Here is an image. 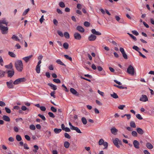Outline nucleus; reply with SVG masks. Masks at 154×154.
I'll use <instances>...</instances> for the list:
<instances>
[{
  "label": "nucleus",
  "instance_id": "nucleus-1",
  "mask_svg": "<svg viewBox=\"0 0 154 154\" xmlns=\"http://www.w3.org/2000/svg\"><path fill=\"white\" fill-rule=\"evenodd\" d=\"M15 67L17 70L18 72H21L23 69V65L21 60L16 61L14 64Z\"/></svg>",
  "mask_w": 154,
  "mask_h": 154
},
{
  "label": "nucleus",
  "instance_id": "nucleus-2",
  "mask_svg": "<svg viewBox=\"0 0 154 154\" xmlns=\"http://www.w3.org/2000/svg\"><path fill=\"white\" fill-rule=\"evenodd\" d=\"M127 72L128 74L133 75L134 73V69L133 66L129 65L127 68Z\"/></svg>",
  "mask_w": 154,
  "mask_h": 154
},
{
  "label": "nucleus",
  "instance_id": "nucleus-3",
  "mask_svg": "<svg viewBox=\"0 0 154 154\" xmlns=\"http://www.w3.org/2000/svg\"><path fill=\"white\" fill-rule=\"evenodd\" d=\"M8 28L7 26H0V30L1 32L3 34H6L8 33Z\"/></svg>",
  "mask_w": 154,
  "mask_h": 154
},
{
  "label": "nucleus",
  "instance_id": "nucleus-4",
  "mask_svg": "<svg viewBox=\"0 0 154 154\" xmlns=\"http://www.w3.org/2000/svg\"><path fill=\"white\" fill-rule=\"evenodd\" d=\"M26 79L24 77L18 78L16 79L13 82L14 85H16L20 84L21 82L26 81Z\"/></svg>",
  "mask_w": 154,
  "mask_h": 154
},
{
  "label": "nucleus",
  "instance_id": "nucleus-5",
  "mask_svg": "<svg viewBox=\"0 0 154 154\" xmlns=\"http://www.w3.org/2000/svg\"><path fill=\"white\" fill-rule=\"evenodd\" d=\"M6 83L8 88H14V85L13 84V81L12 80H10L9 81L7 82Z\"/></svg>",
  "mask_w": 154,
  "mask_h": 154
},
{
  "label": "nucleus",
  "instance_id": "nucleus-6",
  "mask_svg": "<svg viewBox=\"0 0 154 154\" xmlns=\"http://www.w3.org/2000/svg\"><path fill=\"white\" fill-rule=\"evenodd\" d=\"M8 23V21L5 18H3L0 20V26H3L2 24H3L7 26Z\"/></svg>",
  "mask_w": 154,
  "mask_h": 154
},
{
  "label": "nucleus",
  "instance_id": "nucleus-7",
  "mask_svg": "<svg viewBox=\"0 0 154 154\" xmlns=\"http://www.w3.org/2000/svg\"><path fill=\"white\" fill-rule=\"evenodd\" d=\"M8 73V76L10 78L12 77L14 75V70L12 69L11 70H8L7 72Z\"/></svg>",
  "mask_w": 154,
  "mask_h": 154
},
{
  "label": "nucleus",
  "instance_id": "nucleus-8",
  "mask_svg": "<svg viewBox=\"0 0 154 154\" xmlns=\"http://www.w3.org/2000/svg\"><path fill=\"white\" fill-rule=\"evenodd\" d=\"M140 100L143 102H145L148 100V99L146 95H142L140 97Z\"/></svg>",
  "mask_w": 154,
  "mask_h": 154
},
{
  "label": "nucleus",
  "instance_id": "nucleus-9",
  "mask_svg": "<svg viewBox=\"0 0 154 154\" xmlns=\"http://www.w3.org/2000/svg\"><path fill=\"white\" fill-rule=\"evenodd\" d=\"M74 36L75 38L78 40H80L82 38L81 35L78 32H75L74 34Z\"/></svg>",
  "mask_w": 154,
  "mask_h": 154
},
{
  "label": "nucleus",
  "instance_id": "nucleus-10",
  "mask_svg": "<svg viewBox=\"0 0 154 154\" xmlns=\"http://www.w3.org/2000/svg\"><path fill=\"white\" fill-rule=\"evenodd\" d=\"M116 20L120 23L124 24L125 22L123 19H121L119 16H116L115 17Z\"/></svg>",
  "mask_w": 154,
  "mask_h": 154
},
{
  "label": "nucleus",
  "instance_id": "nucleus-11",
  "mask_svg": "<svg viewBox=\"0 0 154 154\" xmlns=\"http://www.w3.org/2000/svg\"><path fill=\"white\" fill-rule=\"evenodd\" d=\"M133 143L135 148L137 149L139 148L140 143L138 141L134 140L133 141Z\"/></svg>",
  "mask_w": 154,
  "mask_h": 154
},
{
  "label": "nucleus",
  "instance_id": "nucleus-12",
  "mask_svg": "<svg viewBox=\"0 0 154 154\" xmlns=\"http://www.w3.org/2000/svg\"><path fill=\"white\" fill-rule=\"evenodd\" d=\"M32 57V55H31L29 56L25 57L23 58L22 59L26 63H27Z\"/></svg>",
  "mask_w": 154,
  "mask_h": 154
},
{
  "label": "nucleus",
  "instance_id": "nucleus-13",
  "mask_svg": "<svg viewBox=\"0 0 154 154\" xmlns=\"http://www.w3.org/2000/svg\"><path fill=\"white\" fill-rule=\"evenodd\" d=\"M96 38L97 37L96 35L92 34L89 36L88 39L90 41H92L95 40Z\"/></svg>",
  "mask_w": 154,
  "mask_h": 154
},
{
  "label": "nucleus",
  "instance_id": "nucleus-14",
  "mask_svg": "<svg viewBox=\"0 0 154 154\" xmlns=\"http://www.w3.org/2000/svg\"><path fill=\"white\" fill-rule=\"evenodd\" d=\"M119 141V139L118 138H116L113 141L114 144L118 148H119L120 147L118 144V142Z\"/></svg>",
  "mask_w": 154,
  "mask_h": 154
},
{
  "label": "nucleus",
  "instance_id": "nucleus-15",
  "mask_svg": "<svg viewBox=\"0 0 154 154\" xmlns=\"http://www.w3.org/2000/svg\"><path fill=\"white\" fill-rule=\"evenodd\" d=\"M91 32L93 35H101V33L99 31H97L94 29H92L91 30Z\"/></svg>",
  "mask_w": 154,
  "mask_h": 154
},
{
  "label": "nucleus",
  "instance_id": "nucleus-16",
  "mask_svg": "<svg viewBox=\"0 0 154 154\" xmlns=\"http://www.w3.org/2000/svg\"><path fill=\"white\" fill-rule=\"evenodd\" d=\"M112 133L114 135H116L118 130L115 127H113L111 129Z\"/></svg>",
  "mask_w": 154,
  "mask_h": 154
},
{
  "label": "nucleus",
  "instance_id": "nucleus-17",
  "mask_svg": "<svg viewBox=\"0 0 154 154\" xmlns=\"http://www.w3.org/2000/svg\"><path fill=\"white\" fill-rule=\"evenodd\" d=\"M76 29L79 32L83 33L85 31L84 29L81 26H78L76 27Z\"/></svg>",
  "mask_w": 154,
  "mask_h": 154
},
{
  "label": "nucleus",
  "instance_id": "nucleus-18",
  "mask_svg": "<svg viewBox=\"0 0 154 154\" xmlns=\"http://www.w3.org/2000/svg\"><path fill=\"white\" fill-rule=\"evenodd\" d=\"M48 85L49 86L51 87L55 91L57 90V87L56 85L51 83H48Z\"/></svg>",
  "mask_w": 154,
  "mask_h": 154
},
{
  "label": "nucleus",
  "instance_id": "nucleus-19",
  "mask_svg": "<svg viewBox=\"0 0 154 154\" xmlns=\"http://www.w3.org/2000/svg\"><path fill=\"white\" fill-rule=\"evenodd\" d=\"M2 119L3 120L6 122H10V121L9 117L6 115H4L2 116Z\"/></svg>",
  "mask_w": 154,
  "mask_h": 154
},
{
  "label": "nucleus",
  "instance_id": "nucleus-20",
  "mask_svg": "<svg viewBox=\"0 0 154 154\" xmlns=\"http://www.w3.org/2000/svg\"><path fill=\"white\" fill-rule=\"evenodd\" d=\"M136 130L137 132L139 134L142 135L143 134L144 131L141 128H137Z\"/></svg>",
  "mask_w": 154,
  "mask_h": 154
},
{
  "label": "nucleus",
  "instance_id": "nucleus-21",
  "mask_svg": "<svg viewBox=\"0 0 154 154\" xmlns=\"http://www.w3.org/2000/svg\"><path fill=\"white\" fill-rule=\"evenodd\" d=\"M11 38L13 40H14L20 42V39L18 38V37L14 35H13L12 36Z\"/></svg>",
  "mask_w": 154,
  "mask_h": 154
},
{
  "label": "nucleus",
  "instance_id": "nucleus-22",
  "mask_svg": "<svg viewBox=\"0 0 154 154\" xmlns=\"http://www.w3.org/2000/svg\"><path fill=\"white\" fill-rule=\"evenodd\" d=\"M5 67L7 69H11L13 67L12 63H11L5 66Z\"/></svg>",
  "mask_w": 154,
  "mask_h": 154
},
{
  "label": "nucleus",
  "instance_id": "nucleus-23",
  "mask_svg": "<svg viewBox=\"0 0 154 154\" xmlns=\"http://www.w3.org/2000/svg\"><path fill=\"white\" fill-rule=\"evenodd\" d=\"M41 66L36 65V66L35 70L36 71V72L38 73H40V72Z\"/></svg>",
  "mask_w": 154,
  "mask_h": 154
},
{
  "label": "nucleus",
  "instance_id": "nucleus-24",
  "mask_svg": "<svg viewBox=\"0 0 154 154\" xmlns=\"http://www.w3.org/2000/svg\"><path fill=\"white\" fill-rule=\"evenodd\" d=\"M146 147L149 149H151L153 148V146L150 143H147L146 144Z\"/></svg>",
  "mask_w": 154,
  "mask_h": 154
},
{
  "label": "nucleus",
  "instance_id": "nucleus-25",
  "mask_svg": "<svg viewBox=\"0 0 154 154\" xmlns=\"http://www.w3.org/2000/svg\"><path fill=\"white\" fill-rule=\"evenodd\" d=\"M70 91L71 93L73 94L76 95L78 93L77 91L73 88H70Z\"/></svg>",
  "mask_w": 154,
  "mask_h": 154
},
{
  "label": "nucleus",
  "instance_id": "nucleus-26",
  "mask_svg": "<svg viewBox=\"0 0 154 154\" xmlns=\"http://www.w3.org/2000/svg\"><path fill=\"white\" fill-rule=\"evenodd\" d=\"M8 55L12 57L15 58L16 57V55L13 52L11 51H9L8 52Z\"/></svg>",
  "mask_w": 154,
  "mask_h": 154
},
{
  "label": "nucleus",
  "instance_id": "nucleus-27",
  "mask_svg": "<svg viewBox=\"0 0 154 154\" xmlns=\"http://www.w3.org/2000/svg\"><path fill=\"white\" fill-rule=\"evenodd\" d=\"M62 131V129L60 128H55L54 129V132L57 134H59Z\"/></svg>",
  "mask_w": 154,
  "mask_h": 154
},
{
  "label": "nucleus",
  "instance_id": "nucleus-28",
  "mask_svg": "<svg viewBox=\"0 0 154 154\" xmlns=\"http://www.w3.org/2000/svg\"><path fill=\"white\" fill-rule=\"evenodd\" d=\"M64 146L66 148H68L70 146V143L67 141H65L64 143Z\"/></svg>",
  "mask_w": 154,
  "mask_h": 154
},
{
  "label": "nucleus",
  "instance_id": "nucleus-29",
  "mask_svg": "<svg viewBox=\"0 0 154 154\" xmlns=\"http://www.w3.org/2000/svg\"><path fill=\"white\" fill-rule=\"evenodd\" d=\"M56 62L58 64L60 65L65 66V64L60 60L58 59L56 61Z\"/></svg>",
  "mask_w": 154,
  "mask_h": 154
},
{
  "label": "nucleus",
  "instance_id": "nucleus-30",
  "mask_svg": "<svg viewBox=\"0 0 154 154\" xmlns=\"http://www.w3.org/2000/svg\"><path fill=\"white\" fill-rule=\"evenodd\" d=\"M110 95L111 97L115 99L119 97L117 94L114 92L113 94H111Z\"/></svg>",
  "mask_w": 154,
  "mask_h": 154
},
{
  "label": "nucleus",
  "instance_id": "nucleus-31",
  "mask_svg": "<svg viewBox=\"0 0 154 154\" xmlns=\"http://www.w3.org/2000/svg\"><path fill=\"white\" fill-rule=\"evenodd\" d=\"M72 130H74L75 131L78 133H81L82 132L77 127H74V128H73Z\"/></svg>",
  "mask_w": 154,
  "mask_h": 154
},
{
  "label": "nucleus",
  "instance_id": "nucleus-32",
  "mask_svg": "<svg viewBox=\"0 0 154 154\" xmlns=\"http://www.w3.org/2000/svg\"><path fill=\"white\" fill-rule=\"evenodd\" d=\"M82 122L83 124L85 125L87 123V121L85 117H82L81 119Z\"/></svg>",
  "mask_w": 154,
  "mask_h": 154
},
{
  "label": "nucleus",
  "instance_id": "nucleus-33",
  "mask_svg": "<svg viewBox=\"0 0 154 154\" xmlns=\"http://www.w3.org/2000/svg\"><path fill=\"white\" fill-rule=\"evenodd\" d=\"M114 86H115L116 87H117V88H119L120 89H125V88L126 89H127V87H124L122 85H114Z\"/></svg>",
  "mask_w": 154,
  "mask_h": 154
},
{
  "label": "nucleus",
  "instance_id": "nucleus-34",
  "mask_svg": "<svg viewBox=\"0 0 154 154\" xmlns=\"http://www.w3.org/2000/svg\"><path fill=\"white\" fill-rule=\"evenodd\" d=\"M63 47L65 49H67L69 47V45L67 43L65 42L63 44Z\"/></svg>",
  "mask_w": 154,
  "mask_h": 154
},
{
  "label": "nucleus",
  "instance_id": "nucleus-35",
  "mask_svg": "<svg viewBox=\"0 0 154 154\" xmlns=\"http://www.w3.org/2000/svg\"><path fill=\"white\" fill-rule=\"evenodd\" d=\"M64 37L66 38H69L70 36L69 33L67 32H65L64 33Z\"/></svg>",
  "mask_w": 154,
  "mask_h": 154
},
{
  "label": "nucleus",
  "instance_id": "nucleus-36",
  "mask_svg": "<svg viewBox=\"0 0 154 154\" xmlns=\"http://www.w3.org/2000/svg\"><path fill=\"white\" fill-rule=\"evenodd\" d=\"M130 126L133 128H135L136 127V125L135 122L133 121H131L130 122Z\"/></svg>",
  "mask_w": 154,
  "mask_h": 154
},
{
  "label": "nucleus",
  "instance_id": "nucleus-37",
  "mask_svg": "<svg viewBox=\"0 0 154 154\" xmlns=\"http://www.w3.org/2000/svg\"><path fill=\"white\" fill-rule=\"evenodd\" d=\"M64 56L66 59L69 60L70 61H72V57L69 56V55H64Z\"/></svg>",
  "mask_w": 154,
  "mask_h": 154
},
{
  "label": "nucleus",
  "instance_id": "nucleus-38",
  "mask_svg": "<svg viewBox=\"0 0 154 154\" xmlns=\"http://www.w3.org/2000/svg\"><path fill=\"white\" fill-rule=\"evenodd\" d=\"M5 72L0 70V78L3 77L5 75Z\"/></svg>",
  "mask_w": 154,
  "mask_h": 154
},
{
  "label": "nucleus",
  "instance_id": "nucleus-39",
  "mask_svg": "<svg viewBox=\"0 0 154 154\" xmlns=\"http://www.w3.org/2000/svg\"><path fill=\"white\" fill-rule=\"evenodd\" d=\"M16 139L18 141H20L22 140V138L19 135H17L16 136Z\"/></svg>",
  "mask_w": 154,
  "mask_h": 154
},
{
  "label": "nucleus",
  "instance_id": "nucleus-40",
  "mask_svg": "<svg viewBox=\"0 0 154 154\" xmlns=\"http://www.w3.org/2000/svg\"><path fill=\"white\" fill-rule=\"evenodd\" d=\"M45 134L46 136H47L48 137H50L51 135V131H46Z\"/></svg>",
  "mask_w": 154,
  "mask_h": 154
},
{
  "label": "nucleus",
  "instance_id": "nucleus-41",
  "mask_svg": "<svg viewBox=\"0 0 154 154\" xmlns=\"http://www.w3.org/2000/svg\"><path fill=\"white\" fill-rule=\"evenodd\" d=\"M136 116L137 118L138 119L142 120L143 119V118L140 114H137L136 115Z\"/></svg>",
  "mask_w": 154,
  "mask_h": 154
},
{
  "label": "nucleus",
  "instance_id": "nucleus-42",
  "mask_svg": "<svg viewBox=\"0 0 154 154\" xmlns=\"http://www.w3.org/2000/svg\"><path fill=\"white\" fill-rule=\"evenodd\" d=\"M38 116L40 117L43 121H45L46 120V118L45 116L40 114H39L38 115Z\"/></svg>",
  "mask_w": 154,
  "mask_h": 154
},
{
  "label": "nucleus",
  "instance_id": "nucleus-43",
  "mask_svg": "<svg viewBox=\"0 0 154 154\" xmlns=\"http://www.w3.org/2000/svg\"><path fill=\"white\" fill-rule=\"evenodd\" d=\"M29 11V8H28V9L25 10L23 13L22 15L24 16V15H26Z\"/></svg>",
  "mask_w": 154,
  "mask_h": 154
},
{
  "label": "nucleus",
  "instance_id": "nucleus-44",
  "mask_svg": "<svg viewBox=\"0 0 154 154\" xmlns=\"http://www.w3.org/2000/svg\"><path fill=\"white\" fill-rule=\"evenodd\" d=\"M102 145H103L104 146V148H103V149H107L108 146V143L107 142H104V143H103Z\"/></svg>",
  "mask_w": 154,
  "mask_h": 154
},
{
  "label": "nucleus",
  "instance_id": "nucleus-45",
  "mask_svg": "<svg viewBox=\"0 0 154 154\" xmlns=\"http://www.w3.org/2000/svg\"><path fill=\"white\" fill-rule=\"evenodd\" d=\"M128 34L135 41H136L137 40V38H136L133 35L129 33H128Z\"/></svg>",
  "mask_w": 154,
  "mask_h": 154
},
{
  "label": "nucleus",
  "instance_id": "nucleus-46",
  "mask_svg": "<svg viewBox=\"0 0 154 154\" xmlns=\"http://www.w3.org/2000/svg\"><path fill=\"white\" fill-rule=\"evenodd\" d=\"M53 81L57 83H60L61 82L60 80L59 79H54Z\"/></svg>",
  "mask_w": 154,
  "mask_h": 154
},
{
  "label": "nucleus",
  "instance_id": "nucleus-47",
  "mask_svg": "<svg viewBox=\"0 0 154 154\" xmlns=\"http://www.w3.org/2000/svg\"><path fill=\"white\" fill-rule=\"evenodd\" d=\"M104 142L103 140L102 139H101L99 140L98 142L99 144L100 145H102L104 143Z\"/></svg>",
  "mask_w": 154,
  "mask_h": 154
},
{
  "label": "nucleus",
  "instance_id": "nucleus-48",
  "mask_svg": "<svg viewBox=\"0 0 154 154\" xmlns=\"http://www.w3.org/2000/svg\"><path fill=\"white\" fill-rule=\"evenodd\" d=\"M61 8H64L65 7L64 3L62 2H60L59 4Z\"/></svg>",
  "mask_w": 154,
  "mask_h": 154
},
{
  "label": "nucleus",
  "instance_id": "nucleus-49",
  "mask_svg": "<svg viewBox=\"0 0 154 154\" xmlns=\"http://www.w3.org/2000/svg\"><path fill=\"white\" fill-rule=\"evenodd\" d=\"M132 135L133 136L136 137L137 136V134L136 131H133L132 132Z\"/></svg>",
  "mask_w": 154,
  "mask_h": 154
},
{
  "label": "nucleus",
  "instance_id": "nucleus-50",
  "mask_svg": "<svg viewBox=\"0 0 154 154\" xmlns=\"http://www.w3.org/2000/svg\"><path fill=\"white\" fill-rule=\"evenodd\" d=\"M64 136L66 138L68 139H70L71 138L70 136L67 133H64Z\"/></svg>",
  "mask_w": 154,
  "mask_h": 154
},
{
  "label": "nucleus",
  "instance_id": "nucleus-51",
  "mask_svg": "<svg viewBox=\"0 0 154 154\" xmlns=\"http://www.w3.org/2000/svg\"><path fill=\"white\" fill-rule=\"evenodd\" d=\"M84 25L86 27H88L90 25V23L87 21H85L84 23Z\"/></svg>",
  "mask_w": 154,
  "mask_h": 154
},
{
  "label": "nucleus",
  "instance_id": "nucleus-52",
  "mask_svg": "<svg viewBox=\"0 0 154 154\" xmlns=\"http://www.w3.org/2000/svg\"><path fill=\"white\" fill-rule=\"evenodd\" d=\"M29 128L30 129L34 130L35 129V127L33 125H31L29 126Z\"/></svg>",
  "mask_w": 154,
  "mask_h": 154
},
{
  "label": "nucleus",
  "instance_id": "nucleus-53",
  "mask_svg": "<svg viewBox=\"0 0 154 154\" xmlns=\"http://www.w3.org/2000/svg\"><path fill=\"white\" fill-rule=\"evenodd\" d=\"M6 105L5 103L2 101H0V106L2 107H4Z\"/></svg>",
  "mask_w": 154,
  "mask_h": 154
},
{
  "label": "nucleus",
  "instance_id": "nucleus-54",
  "mask_svg": "<svg viewBox=\"0 0 154 154\" xmlns=\"http://www.w3.org/2000/svg\"><path fill=\"white\" fill-rule=\"evenodd\" d=\"M48 114L50 117L52 118H54L55 117V116L53 113L51 112H48Z\"/></svg>",
  "mask_w": 154,
  "mask_h": 154
},
{
  "label": "nucleus",
  "instance_id": "nucleus-55",
  "mask_svg": "<svg viewBox=\"0 0 154 154\" xmlns=\"http://www.w3.org/2000/svg\"><path fill=\"white\" fill-rule=\"evenodd\" d=\"M51 109L53 112H56L57 111V109L53 106L51 107Z\"/></svg>",
  "mask_w": 154,
  "mask_h": 154
},
{
  "label": "nucleus",
  "instance_id": "nucleus-56",
  "mask_svg": "<svg viewBox=\"0 0 154 154\" xmlns=\"http://www.w3.org/2000/svg\"><path fill=\"white\" fill-rule=\"evenodd\" d=\"M6 112L8 113H10L11 112V110L8 108L6 107L5 108Z\"/></svg>",
  "mask_w": 154,
  "mask_h": 154
},
{
  "label": "nucleus",
  "instance_id": "nucleus-57",
  "mask_svg": "<svg viewBox=\"0 0 154 154\" xmlns=\"http://www.w3.org/2000/svg\"><path fill=\"white\" fill-rule=\"evenodd\" d=\"M131 32L133 33V34L136 35H139V33L136 30H133L131 31Z\"/></svg>",
  "mask_w": 154,
  "mask_h": 154
},
{
  "label": "nucleus",
  "instance_id": "nucleus-58",
  "mask_svg": "<svg viewBox=\"0 0 154 154\" xmlns=\"http://www.w3.org/2000/svg\"><path fill=\"white\" fill-rule=\"evenodd\" d=\"M133 48L136 51H138H138H139V48L137 46H134L133 47Z\"/></svg>",
  "mask_w": 154,
  "mask_h": 154
},
{
  "label": "nucleus",
  "instance_id": "nucleus-59",
  "mask_svg": "<svg viewBox=\"0 0 154 154\" xmlns=\"http://www.w3.org/2000/svg\"><path fill=\"white\" fill-rule=\"evenodd\" d=\"M122 54V56L125 59H128V56L125 53V52L124 53Z\"/></svg>",
  "mask_w": 154,
  "mask_h": 154
},
{
  "label": "nucleus",
  "instance_id": "nucleus-60",
  "mask_svg": "<svg viewBox=\"0 0 154 154\" xmlns=\"http://www.w3.org/2000/svg\"><path fill=\"white\" fill-rule=\"evenodd\" d=\"M98 93L101 96H103L104 95V93L103 92L100 91L99 90H98L97 91Z\"/></svg>",
  "mask_w": 154,
  "mask_h": 154
},
{
  "label": "nucleus",
  "instance_id": "nucleus-61",
  "mask_svg": "<svg viewBox=\"0 0 154 154\" xmlns=\"http://www.w3.org/2000/svg\"><path fill=\"white\" fill-rule=\"evenodd\" d=\"M45 20V19L44 18V15H42L40 18L39 21L41 23H42L43 22L44 20Z\"/></svg>",
  "mask_w": 154,
  "mask_h": 154
},
{
  "label": "nucleus",
  "instance_id": "nucleus-62",
  "mask_svg": "<svg viewBox=\"0 0 154 154\" xmlns=\"http://www.w3.org/2000/svg\"><path fill=\"white\" fill-rule=\"evenodd\" d=\"M55 93V92L54 91H53V92H51V94L50 95L52 97H53L54 98H55V96L54 95V94Z\"/></svg>",
  "mask_w": 154,
  "mask_h": 154
},
{
  "label": "nucleus",
  "instance_id": "nucleus-63",
  "mask_svg": "<svg viewBox=\"0 0 154 154\" xmlns=\"http://www.w3.org/2000/svg\"><path fill=\"white\" fill-rule=\"evenodd\" d=\"M57 33L61 37H62L63 36V33L62 32L60 31H57Z\"/></svg>",
  "mask_w": 154,
  "mask_h": 154
},
{
  "label": "nucleus",
  "instance_id": "nucleus-64",
  "mask_svg": "<svg viewBox=\"0 0 154 154\" xmlns=\"http://www.w3.org/2000/svg\"><path fill=\"white\" fill-rule=\"evenodd\" d=\"M125 106V105H120L118 107V108L120 109H123Z\"/></svg>",
  "mask_w": 154,
  "mask_h": 154
}]
</instances>
